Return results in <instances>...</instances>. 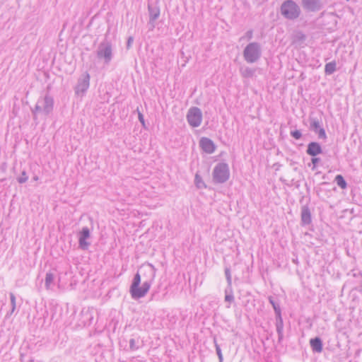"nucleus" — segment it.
<instances>
[{
    "mask_svg": "<svg viewBox=\"0 0 362 362\" xmlns=\"http://www.w3.org/2000/svg\"><path fill=\"white\" fill-rule=\"evenodd\" d=\"M147 266L148 267V273L150 274V279L145 281L141 286V275L139 272L134 275L132 282L129 288V293L133 299L137 300L141 298L146 296V294L148 292L151 284L156 276V269L155 267L151 264L148 263Z\"/></svg>",
    "mask_w": 362,
    "mask_h": 362,
    "instance_id": "obj_1",
    "label": "nucleus"
},
{
    "mask_svg": "<svg viewBox=\"0 0 362 362\" xmlns=\"http://www.w3.org/2000/svg\"><path fill=\"white\" fill-rule=\"evenodd\" d=\"M281 14L290 21L299 18L301 13L300 6L293 0H286L281 5Z\"/></svg>",
    "mask_w": 362,
    "mask_h": 362,
    "instance_id": "obj_2",
    "label": "nucleus"
},
{
    "mask_svg": "<svg viewBox=\"0 0 362 362\" xmlns=\"http://www.w3.org/2000/svg\"><path fill=\"white\" fill-rule=\"evenodd\" d=\"M54 108L53 98L47 94L43 98H40L34 107L32 109L34 119L36 118L37 112H43L45 115L50 114Z\"/></svg>",
    "mask_w": 362,
    "mask_h": 362,
    "instance_id": "obj_3",
    "label": "nucleus"
},
{
    "mask_svg": "<svg viewBox=\"0 0 362 362\" xmlns=\"http://www.w3.org/2000/svg\"><path fill=\"white\" fill-rule=\"evenodd\" d=\"M244 59L250 64L257 62L262 56V48L259 42H250L243 50Z\"/></svg>",
    "mask_w": 362,
    "mask_h": 362,
    "instance_id": "obj_4",
    "label": "nucleus"
},
{
    "mask_svg": "<svg viewBox=\"0 0 362 362\" xmlns=\"http://www.w3.org/2000/svg\"><path fill=\"white\" fill-rule=\"evenodd\" d=\"M96 56L98 59L103 60L104 64H109L113 58L112 42L106 39L101 42L96 50Z\"/></svg>",
    "mask_w": 362,
    "mask_h": 362,
    "instance_id": "obj_5",
    "label": "nucleus"
},
{
    "mask_svg": "<svg viewBox=\"0 0 362 362\" xmlns=\"http://www.w3.org/2000/svg\"><path fill=\"white\" fill-rule=\"evenodd\" d=\"M213 181L215 183L222 184L228 181L230 177L228 165L226 163H218L212 172Z\"/></svg>",
    "mask_w": 362,
    "mask_h": 362,
    "instance_id": "obj_6",
    "label": "nucleus"
},
{
    "mask_svg": "<svg viewBox=\"0 0 362 362\" xmlns=\"http://www.w3.org/2000/svg\"><path fill=\"white\" fill-rule=\"evenodd\" d=\"M186 117L187 122L191 127H198L202 121V110L197 107H192L189 109Z\"/></svg>",
    "mask_w": 362,
    "mask_h": 362,
    "instance_id": "obj_7",
    "label": "nucleus"
},
{
    "mask_svg": "<svg viewBox=\"0 0 362 362\" xmlns=\"http://www.w3.org/2000/svg\"><path fill=\"white\" fill-rule=\"evenodd\" d=\"M90 74L88 72H84L80 76L77 84L74 87L76 95H83L87 91L90 86Z\"/></svg>",
    "mask_w": 362,
    "mask_h": 362,
    "instance_id": "obj_8",
    "label": "nucleus"
},
{
    "mask_svg": "<svg viewBox=\"0 0 362 362\" xmlns=\"http://www.w3.org/2000/svg\"><path fill=\"white\" fill-rule=\"evenodd\" d=\"M148 11L149 15V21L148 23V25L149 26V30H153L156 26L155 21L160 16V8L158 6L148 4Z\"/></svg>",
    "mask_w": 362,
    "mask_h": 362,
    "instance_id": "obj_9",
    "label": "nucleus"
},
{
    "mask_svg": "<svg viewBox=\"0 0 362 362\" xmlns=\"http://www.w3.org/2000/svg\"><path fill=\"white\" fill-rule=\"evenodd\" d=\"M90 236V229L86 226L82 228L79 233L78 245L79 247L83 250L88 249L90 243L87 242L86 240Z\"/></svg>",
    "mask_w": 362,
    "mask_h": 362,
    "instance_id": "obj_10",
    "label": "nucleus"
},
{
    "mask_svg": "<svg viewBox=\"0 0 362 362\" xmlns=\"http://www.w3.org/2000/svg\"><path fill=\"white\" fill-rule=\"evenodd\" d=\"M303 8L308 11L316 12L322 8L321 0H302Z\"/></svg>",
    "mask_w": 362,
    "mask_h": 362,
    "instance_id": "obj_11",
    "label": "nucleus"
},
{
    "mask_svg": "<svg viewBox=\"0 0 362 362\" xmlns=\"http://www.w3.org/2000/svg\"><path fill=\"white\" fill-rule=\"evenodd\" d=\"M199 146L205 153H213L216 150V145L214 141L207 137H202L199 140Z\"/></svg>",
    "mask_w": 362,
    "mask_h": 362,
    "instance_id": "obj_12",
    "label": "nucleus"
},
{
    "mask_svg": "<svg viewBox=\"0 0 362 362\" xmlns=\"http://www.w3.org/2000/svg\"><path fill=\"white\" fill-rule=\"evenodd\" d=\"M300 221L303 226L310 225L312 223V215L308 204L301 206Z\"/></svg>",
    "mask_w": 362,
    "mask_h": 362,
    "instance_id": "obj_13",
    "label": "nucleus"
},
{
    "mask_svg": "<svg viewBox=\"0 0 362 362\" xmlns=\"http://www.w3.org/2000/svg\"><path fill=\"white\" fill-rule=\"evenodd\" d=\"M306 153L311 157L322 153V148L320 144L317 141L310 142L307 146Z\"/></svg>",
    "mask_w": 362,
    "mask_h": 362,
    "instance_id": "obj_14",
    "label": "nucleus"
},
{
    "mask_svg": "<svg viewBox=\"0 0 362 362\" xmlns=\"http://www.w3.org/2000/svg\"><path fill=\"white\" fill-rule=\"evenodd\" d=\"M306 38L307 36L302 31L297 30L292 35L291 42L296 46L303 47Z\"/></svg>",
    "mask_w": 362,
    "mask_h": 362,
    "instance_id": "obj_15",
    "label": "nucleus"
},
{
    "mask_svg": "<svg viewBox=\"0 0 362 362\" xmlns=\"http://www.w3.org/2000/svg\"><path fill=\"white\" fill-rule=\"evenodd\" d=\"M276 315V329L278 334V341L281 342L284 338V322L281 313L275 314Z\"/></svg>",
    "mask_w": 362,
    "mask_h": 362,
    "instance_id": "obj_16",
    "label": "nucleus"
},
{
    "mask_svg": "<svg viewBox=\"0 0 362 362\" xmlns=\"http://www.w3.org/2000/svg\"><path fill=\"white\" fill-rule=\"evenodd\" d=\"M310 345L312 350L316 353H321L323 350V344L319 337H316L310 340Z\"/></svg>",
    "mask_w": 362,
    "mask_h": 362,
    "instance_id": "obj_17",
    "label": "nucleus"
},
{
    "mask_svg": "<svg viewBox=\"0 0 362 362\" xmlns=\"http://www.w3.org/2000/svg\"><path fill=\"white\" fill-rule=\"evenodd\" d=\"M54 277L55 275L52 272H47L45 279V286L47 290H49L52 288V286L54 284Z\"/></svg>",
    "mask_w": 362,
    "mask_h": 362,
    "instance_id": "obj_18",
    "label": "nucleus"
},
{
    "mask_svg": "<svg viewBox=\"0 0 362 362\" xmlns=\"http://www.w3.org/2000/svg\"><path fill=\"white\" fill-rule=\"evenodd\" d=\"M337 69V62L336 61H332L331 62L327 63L325 66V75H331Z\"/></svg>",
    "mask_w": 362,
    "mask_h": 362,
    "instance_id": "obj_19",
    "label": "nucleus"
},
{
    "mask_svg": "<svg viewBox=\"0 0 362 362\" xmlns=\"http://www.w3.org/2000/svg\"><path fill=\"white\" fill-rule=\"evenodd\" d=\"M320 122L317 118L310 117V128L314 132H316L321 128Z\"/></svg>",
    "mask_w": 362,
    "mask_h": 362,
    "instance_id": "obj_20",
    "label": "nucleus"
},
{
    "mask_svg": "<svg viewBox=\"0 0 362 362\" xmlns=\"http://www.w3.org/2000/svg\"><path fill=\"white\" fill-rule=\"evenodd\" d=\"M194 184L198 189L206 188V185L202 177L197 173L194 177Z\"/></svg>",
    "mask_w": 362,
    "mask_h": 362,
    "instance_id": "obj_21",
    "label": "nucleus"
},
{
    "mask_svg": "<svg viewBox=\"0 0 362 362\" xmlns=\"http://www.w3.org/2000/svg\"><path fill=\"white\" fill-rule=\"evenodd\" d=\"M240 71H241V74L243 77L251 78L254 76V74L255 73V69L250 68V67H246L245 69H241Z\"/></svg>",
    "mask_w": 362,
    "mask_h": 362,
    "instance_id": "obj_22",
    "label": "nucleus"
},
{
    "mask_svg": "<svg viewBox=\"0 0 362 362\" xmlns=\"http://www.w3.org/2000/svg\"><path fill=\"white\" fill-rule=\"evenodd\" d=\"M334 181L337 182V185L341 189H344L347 187V183L341 175H337L335 177Z\"/></svg>",
    "mask_w": 362,
    "mask_h": 362,
    "instance_id": "obj_23",
    "label": "nucleus"
},
{
    "mask_svg": "<svg viewBox=\"0 0 362 362\" xmlns=\"http://www.w3.org/2000/svg\"><path fill=\"white\" fill-rule=\"evenodd\" d=\"M214 346H215V348H216V354H217L218 358V361L219 362H223V357L221 349L220 347V345L217 343V340H216V337H214Z\"/></svg>",
    "mask_w": 362,
    "mask_h": 362,
    "instance_id": "obj_24",
    "label": "nucleus"
},
{
    "mask_svg": "<svg viewBox=\"0 0 362 362\" xmlns=\"http://www.w3.org/2000/svg\"><path fill=\"white\" fill-rule=\"evenodd\" d=\"M269 302L272 305L275 314L281 313V308L278 303H276V301L274 300V298L272 296L269 297Z\"/></svg>",
    "mask_w": 362,
    "mask_h": 362,
    "instance_id": "obj_25",
    "label": "nucleus"
},
{
    "mask_svg": "<svg viewBox=\"0 0 362 362\" xmlns=\"http://www.w3.org/2000/svg\"><path fill=\"white\" fill-rule=\"evenodd\" d=\"M225 276L226 278L227 284H228V288L232 286V278L230 267H226L224 269Z\"/></svg>",
    "mask_w": 362,
    "mask_h": 362,
    "instance_id": "obj_26",
    "label": "nucleus"
},
{
    "mask_svg": "<svg viewBox=\"0 0 362 362\" xmlns=\"http://www.w3.org/2000/svg\"><path fill=\"white\" fill-rule=\"evenodd\" d=\"M28 179V176L27 175V173L25 170H23L22 173H21V176H19L18 177H17V181L20 183V184H23V183H25Z\"/></svg>",
    "mask_w": 362,
    "mask_h": 362,
    "instance_id": "obj_27",
    "label": "nucleus"
},
{
    "mask_svg": "<svg viewBox=\"0 0 362 362\" xmlns=\"http://www.w3.org/2000/svg\"><path fill=\"white\" fill-rule=\"evenodd\" d=\"M315 133L317 134L318 138L320 139L325 140L327 139V134H326L325 130L323 127H321L320 129H318Z\"/></svg>",
    "mask_w": 362,
    "mask_h": 362,
    "instance_id": "obj_28",
    "label": "nucleus"
},
{
    "mask_svg": "<svg viewBox=\"0 0 362 362\" xmlns=\"http://www.w3.org/2000/svg\"><path fill=\"white\" fill-rule=\"evenodd\" d=\"M321 158L317 156H314L311 158V163L313 164L312 170H314L316 169L318 164L320 163Z\"/></svg>",
    "mask_w": 362,
    "mask_h": 362,
    "instance_id": "obj_29",
    "label": "nucleus"
},
{
    "mask_svg": "<svg viewBox=\"0 0 362 362\" xmlns=\"http://www.w3.org/2000/svg\"><path fill=\"white\" fill-rule=\"evenodd\" d=\"M291 136L295 139H300L302 137V133L298 129L292 130L290 132Z\"/></svg>",
    "mask_w": 362,
    "mask_h": 362,
    "instance_id": "obj_30",
    "label": "nucleus"
},
{
    "mask_svg": "<svg viewBox=\"0 0 362 362\" xmlns=\"http://www.w3.org/2000/svg\"><path fill=\"white\" fill-rule=\"evenodd\" d=\"M229 289H230V293H226V295H225V301L228 302V303H232L234 301V296L233 294L232 286Z\"/></svg>",
    "mask_w": 362,
    "mask_h": 362,
    "instance_id": "obj_31",
    "label": "nucleus"
},
{
    "mask_svg": "<svg viewBox=\"0 0 362 362\" xmlns=\"http://www.w3.org/2000/svg\"><path fill=\"white\" fill-rule=\"evenodd\" d=\"M10 299H11V306H12L11 313H12L16 308V296L12 293H10Z\"/></svg>",
    "mask_w": 362,
    "mask_h": 362,
    "instance_id": "obj_32",
    "label": "nucleus"
},
{
    "mask_svg": "<svg viewBox=\"0 0 362 362\" xmlns=\"http://www.w3.org/2000/svg\"><path fill=\"white\" fill-rule=\"evenodd\" d=\"M129 349L132 351H136L139 349V346L136 344V341L133 338L129 340Z\"/></svg>",
    "mask_w": 362,
    "mask_h": 362,
    "instance_id": "obj_33",
    "label": "nucleus"
},
{
    "mask_svg": "<svg viewBox=\"0 0 362 362\" xmlns=\"http://www.w3.org/2000/svg\"><path fill=\"white\" fill-rule=\"evenodd\" d=\"M134 42V37L132 36H129L127 39V49H129L131 48L132 47V44Z\"/></svg>",
    "mask_w": 362,
    "mask_h": 362,
    "instance_id": "obj_34",
    "label": "nucleus"
},
{
    "mask_svg": "<svg viewBox=\"0 0 362 362\" xmlns=\"http://www.w3.org/2000/svg\"><path fill=\"white\" fill-rule=\"evenodd\" d=\"M139 119L141 123H142L143 124H144V115L141 114V113H139Z\"/></svg>",
    "mask_w": 362,
    "mask_h": 362,
    "instance_id": "obj_35",
    "label": "nucleus"
},
{
    "mask_svg": "<svg viewBox=\"0 0 362 362\" xmlns=\"http://www.w3.org/2000/svg\"><path fill=\"white\" fill-rule=\"evenodd\" d=\"M247 35V37L249 38V39H251L252 37V30H248L246 33Z\"/></svg>",
    "mask_w": 362,
    "mask_h": 362,
    "instance_id": "obj_36",
    "label": "nucleus"
},
{
    "mask_svg": "<svg viewBox=\"0 0 362 362\" xmlns=\"http://www.w3.org/2000/svg\"><path fill=\"white\" fill-rule=\"evenodd\" d=\"M353 276L355 277H357L358 276H361V272L354 273Z\"/></svg>",
    "mask_w": 362,
    "mask_h": 362,
    "instance_id": "obj_37",
    "label": "nucleus"
},
{
    "mask_svg": "<svg viewBox=\"0 0 362 362\" xmlns=\"http://www.w3.org/2000/svg\"><path fill=\"white\" fill-rule=\"evenodd\" d=\"M230 293V289L228 288V286L225 290V295H226V293Z\"/></svg>",
    "mask_w": 362,
    "mask_h": 362,
    "instance_id": "obj_38",
    "label": "nucleus"
},
{
    "mask_svg": "<svg viewBox=\"0 0 362 362\" xmlns=\"http://www.w3.org/2000/svg\"><path fill=\"white\" fill-rule=\"evenodd\" d=\"M33 180H38V177H37V176H35V177H33Z\"/></svg>",
    "mask_w": 362,
    "mask_h": 362,
    "instance_id": "obj_39",
    "label": "nucleus"
},
{
    "mask_svg": "<svg viewBox=\"0 0 362 362\" xmlns=\"http://www.w3.org/2000/svg\"><path fill=\"white\" fill-rule=\"evenodd\" d=\"M154 296H155V294H152L151 299L153 298Z\"/></svg>",
    "mask_w": 362,
    "mask_h": 362,
    "instance_id": "obj_40",
    "label": "nucleus"
},
{
    "mask_svg": "<svg viewBox=\"0 0 362 362\" xmlns=\"http://www.w3.org/2000/svg\"><path fill=\"white\" fill-rule=\"evenodd\" d=\"M347 1H349V0H346Z\"/></svg>",
    "mask_w": 362,
    "mask_h": 362,
    "instance_id": "obj_41",
    "label": "nucleus"
}]
</instances>
